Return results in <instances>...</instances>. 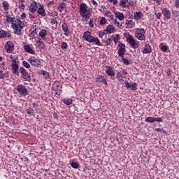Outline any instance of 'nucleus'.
Returning a JSON list of instances; mask_svg holds the SVG:
<instances>
[{"instance_id":"5","label":"nucleus","mask_w":179,"mask_h":179,"mask_svg":"<svg viewBox=\"0 0 179 179\" xmlns=\"http://www.w3.org/2000/svg\"><path fill=\"white\" fill-rule=\"evenodd\" d=\"M79 13L81 17L90 15V10H87V5L85 3H82L79 6Z\"/></svg>"},{"instance_id":"49","label":"nucleus","mask_w":179,"mask_h":179,"mask_svg":"<svg viewBox=\"0 0 179 179\" xmlns=\"http://www.w3.org/2000/svg\"><path fill=\"white\" fill-rule=\"evenodd\" d=\"M104 34H107V33L106 31H100L99 33V37H100V38H103V37H104Z\"/></svg>"},{"instance_id":"17","label":"nucleus","mask_w":179,"mask_h":179,"mask_svg":"<svg viewBox=\"0 0 179 179\" xmlns=\"http://www.w3.org/2000/svg\"><path fill=\"white\" fill-rule=\"evenodd\" d=\"M106 73L108 76H115V71L113 70V67L110 66H106Z\"/></svg>"},{"instance_id":"58","label":"nucleus","mask_w":179,"mask_h":179,"mask_svg":"<svg viewBox=\"0 0 179 179\" xmlns=\"http://www.w3.org/2000/svg\"><path fill=\"white\" fill-rule=\"evenodd\" d=\"M117 79H120V78H124V76L120 72H118L117 73Z\"/></svg>"},{"instance_id":"32","label":"nucleus","mask_w":179,"mask_h":179,"mask_svg":"<svg viewBox=\"0 0 179 179\" xmlns=\"http://www.w3.org/2000/svg\"><path fill=\"white\" fill-rule=\"evenodd\" d=\"M5 78H9V73H4L3 71L0 70V79H5Z\"/></svg>"},{"instance_id":"9","label":"nucleus","mask_w":179,"mask_h":179,"mask_svg":"<svg viewBox=\"0 0 179 179\" xmlns=\"http://www.w3.org/2000/svg\"><path fill=\"white\" fill-rule=\"evenodd\" d=\"M28 62L29 64H31V65H32V66H35L36 68H41V62L35 57H31L28 59Z\"/></svg>"},{"instance_id":"33","label":"nucleus","mask_w":179,"mask_h":179,"mask_svg":"<svg viewBox=\"0 0 179 179\" xmlns=\"http://www.w3.org/2000/svg\"><path fill=\"white\" fill-rule=\"evenodd\" d=\"M6 22H7V23H13V22H15V19L10 17V15H6Z\"/></svg>"},{"instance_id":"52","label":"nucleus","mask_w":179,"mask_h":179,"mask_svg":"<svg viewBox=\"0 0 179 179\" xmlns=\"http://www.w3.org/2000/svg\"><path fill=\"white\" fill-rule=\"evenodd\" d=\"M155 122H163L162 117H155Z\"/></svg>"},{"instance_id":"40","label":"nucleus","mask_w":179,"mask_h":179,"mask_svg":"<svg viewBox=\"0 0 179 179\" xmlns=\"http://www.w3.org/2000/svg\"><path fill=\"white\" fill-rule=\"evenodd\" d=\"M122 62H123V64H124V65H129V64H131V62H129V60L125 59V58H122Z\"/></svg>"},{"instance_id":"11","label":"nucleus","mask_w":179,"mask_h":179,"mask_svg":"<svg viewBox=\"0 0 179 179\" xmlns=\"http://www.w3.org/2000/svg\"><path fill=\"white\" fill-rule=\"evenodd\" d=\"M125 51H126L125 44L120 43L118 51H117V54L119 57H120V58H124V56L125 55Z\"/></svg>"},{"instance_id":"36","label":"nucleus","mask_w":179,"mask_h":179,"mask_svg":"<svg viewBox=\"0 0 179 179\" xmlns=\"http://www.w3.org/2000/svg\"><path fill=\"white\" fill-rule=\"evenodd\" d=\"M93 23H94V19L90 18V21L88 22V24H89L90 27H91V28L94 27V24H93Z\"/></svg>"},{"instance_id":"31","label":"nucleus","mask_w":179,"mask_h":179,"mask_svg":"<svg viewBox=\"0 0 179 179\" xmlns=\"http://www.w3.org/2000/svg\"><path fill=\"white\" fill-rule=\"evenodd\" d=\"M127 3H128V0H120L119 6H120V8H127Z\"/></svg>"},{"instance_id":"26","label":"nucleus","mask_w":179,"mask_h":179,"mask_svg":"<svg viewBox=\"0 0 179 179\" xmlns=\"http://www.w3.org/2000/svg\"><path fill=\"white\" fill-rule=\"evenodd\" d=\"M24 50H25L29 54H34V50L30 48V45H24Z\"/></svg>"},{"instance_id":"50","label":"nucleus","mask_w":179,"mask_h":179,"mask_svg":"<svg viewBox=\"0 0 179 179\" xmlns=\"http://www.w3.org/2000/svg\"><path fill=\"white\" fill-rule=\"evenodd\" d=\"M25 8H26V6L24 5V3H20L19 9H21L22 10H24Z\"/></svg>"},{"instance_id":"60","label":"nucleus","mask_w":179,"mask_h":179,"mask_svg":"<svg viewBox=\"0 0 179 179\" xmlns=\"http://www.w3.org/2000/svg\"><path fill=\"white\" fill-rule=\"evenodd\" d=\"M20 19H22V20H24V19H26V13H23L21 15H20Z\"/></svg>"},{"instance_id":"39","label":"nucleus","mask_w":179,"mask_h":179,"mask_svg":"<svg viewBox=\"0 0 179 179\" xmlns=\"http://www.w3.org/2000/svg\"><path fill=\"white\" fill-rule=\"evenodd\" d=\"M61 47L63 50H66L68 48V43L66 42H62Z\"/></svg>"},{"instance_id":"14","label":"nucleus","mask_w":179,"mask_h":179,"mask_svg":"<svg viewBox=\"0 0 179 179\" xmlns=\"http://www.w3.org/2000/svg\"><path fill=\"white\" fill-rule=\"evenodd\" d=\"M37 2L32 1L29 7V10L31 13H35V12H37Z\"/></svg>"},{"instance_id":"2","label":"nucleus","mask_w":179,"mask_h":179,"mask_svg":"<svg viewBox=\"0 0 179 179\" xmlns=\"http://www.w3.org/2000/svg\"><path fill=\"white\" fill-rule=\"evenodd\" d=\"M83 38L85 41H87L88 43H94L98 47H101V45H103L100 42V39L92 36V33L89 31H86L83 33Z\"/></svg>"},{"instance_id":"8","label":"nucleus","mask_w":179,"mask_h":179,"mask_svg":"<svg viewBox=\"0 0 179 179\" xmlns=\"http://www.w3.org/2000/svg\"><path fill=\"white\" fill-rule=\"evenodd\" d=\"M135 37L137 38L138 40L143 41V40L146 38V34L145 32V29H137L136 32L135 33Z\"/></svg>"},{"instance_id":"35","label":"nucleus","mask_w":179,"mask_h":179,"mask_svg":"<svg viewBox=\"0 0 179 179\" xmlns=\"http://www.w3.org/2000/svg\"><path fill=\"white\" fill-rule=\"evenodd\" d=\"M41 73L44 76L45 79H50V73H48V71H43Z\"/></svg>"},{"instance_id":"7","label":"nucleus","mask_w":179,"mask_h":179,"mask_svg":"<svg viewBox=\"0 0 179 179\" xmlns=\"http://www.w3.org/2000/svg\"><path fill=\"white\" fill-rule=\"evenodd\" d=\"M17 92H18L20 96H26L29 94V90L26 88V86L20 84L16 87Z\"/></svg>"},{"instance_id":"53","label":"nucleus","mask_w":179,"mask_h":179,"mask_svg":"<svg viewBox=\"0 0 179 179\" xmlns=\"http://www.w3.org/2000/svg\"><path fill=\"white\" fill-rule=\"evenodd\" d=\"M125 87L129 89L131 87V84L127 80L124 81Z\"/></svg>"},{"instance_id":"1","label":"nucleus","mask_w":179,"mask_h":179,"mask_svg":"<svg viewBox=\"0 0 179 179\" xmlns=\"http://www.w3.org/2000/svg\"><path fill=\"white\" fill-rule=\"evenodd\" d=\"M11 27L14 30V34L20 36L22 34V29L24 27V22H22L19 18H16L11 23Z\"/></svg>"},{"instance_id":"13","label":"nucleus","mask_w":179,"mask_h":179,"mask_svg":"<svg viewBox=\"0 0 179 179\" xmlns=\"http://www.w3.org/2000/svg\"><path fill=\"white\" fill-rule=\"evenodd\" d=\"M142 52L143 54H150V52H152V48L150 47V45L145 43Z\"/></svg>"},{"instance_id":"41","label":"nucleus","mask_w":179,"mask_h":179,"mask_svg":"<svg viewBox=\"0 0 179 179\" xmlns=\"http://www.w3.org/2000/svg\"><path fill=\"white\" fill-rule=\"evenodd\" d=\"M113 24H115V26L117 27L118 28H120L122 26V24H120V22H118V21H117V20H115L113 21Z\"/></svg>"},{"instance_id":"46","label":"nucleus","mask_w":179,"mask_h":179,"mask_svg":"<svg viewBox=\"0 0 179 179\" xmlns=\"http://www.w3.org/2000/svg\"><path fill=\"white\" fill-rule=\"evenodd\" d=\"M119 38H120V35L116 34L115 36L113 38V41H114L115 44H117V43H118V39Z\"/></svg>"},{"instance_id":"6","label":"nucleus","mask_w":179,"mask_h":179,"mask_svg":"<svg viewBox=\"0 0 179 179\" xmlns=\"http://www.w3.org/2000/svg\"><path fill=\"white\" fill-rule=\"evenodd\" d=\"M20 72L21 73V77L24 79L25 82H31V76L26 71L24 67L20 68Z\"/></svg>"},{"instance_id":"56","label":"nucleus","mask_w":179,"mask_h":179,"mask_svg":"<svg viewBox=\"0 0 179 179\" xmlns=\"http://www.w3.org/2000/svg\"><path fill=\"white\" fill-rule=\"evenodd\" d=\"M120 73L123 76H125V75H128V72H127V70H122L120 71Z\"/></svg>"},{"instance_id":"34","label":"nucleus","mask_w":179,"mask_h":179,"mask_svg":"<svg viewBox=\"0 0 179 179\" xmlns=\"http://www.w3.org/2000/svg\"><path fill=\"white\" fill-rule=\"evenodd\" d=\"M145 122H150L151 124H153L155 122V117H148L145 120Z\"/></svg>"},{"instance_id":"18","label":"nucleus","mask_w":179,"mask_h":179,"mask_svg":"<svg viewBox=\"0 0 179 179\" xmlns=\"http://www.w3.org/2000/svg\"><path fill=\"white\" fill-rule=\"evenodd\" d=\"M38 36L41 38V40H43V41H47V30L41 29L38 34Z\"/></svg>"},{"instance_id":"55","label":"nucleus","mask_w":179,"mask_h":179,"mask_svg":"<svg viewBox=\"0 0 179 179\" xmlns=\"http://www.w3.org/2000/svg\"><path fill=\"white\" fill-rule=\"evenodd\" d=\"M51 24H56V26L58 24V21L55 19H52L50 22Z\"/></svg>"},{"instance_id":"43","label":"nucleus","mask_w":179,"mask_h":179,"mask_svg":"<svg viewBox=\"0 0 179 179\" xmlns=\"http://www.w3.org/2000/svg\"><path fill=\"white\" fill-rule=\"evenodd\" d=\"M22 65L24 66V68H30V64H29L27 61H23Z\"/></svg>"},{"instance_id":"15","label":"nucleus","mask_w":179,"mask_h":179,"mask_svg":"<svg viewBox=\"0 0 179 179\" xmlns=\"http://www.w3.org/2000/svg\"><path fill=\"white\" fill-rule=\"evenodd\" d=\"M162 15H164L165 19L167 20L171 19V12L167 8H165L162 10Z\"/></svg>"},{"instance_id":"19","label":"nucleus","mask_w":179,"mask_h":179,"mask_svg":"<svg viewBox=\"0 0 179 179\" xmlns=\"http://www.w3.org/2000/svg\"><path fill=\"white\" fill-rule=\"evenodd\" d=\"M36 45L39 50H44L45 48V45L44 44V42L41 41V38H38V40L36 41Z\"/></svg>"},{"instance_id":"22","label":"nucleus","mask_w":179,"mask_h":179,"mask_svg":"<svg viewBox=\"0 0 179 179\" xmlns=\"http://www.w3.org/2000/svg\"><path fill=\"white\" fill-rule=\"evenodd\" d=\"M5 37L10 38L12 35L8 33V31H5L4 30L0 29V38H3Z\"/></svg>"},{"instance_id":"10","label":"nucleus","mask_w":179,"mask_h":179,"mask_svg":"<svg viewBox=\"0 0 179 179\" xmlns=\"http://www.w3.org/2000/svg\"><path fill=\"white\" fill-rule=\"evenodd\" d=\"M126 38L127 43H129V44H130L133 48L136 50V48H138V43L135 42V39H134V37H132L131 34H128Z\"/></svg>"},{"instance_id":"59","label":"nucleus","mask_w":179,"mask_h":179,"mask_svg":"<svg viewBox=\"0 0 179 179\" xmlns=\"http://www.w3.org/2000/svg\"><path fill=\"white\" fill-rule=\"evenodd\" d=\"M171 71H172L171 69H167L166 71V76H170V75H171Z\"/></svg>"},{"instance_id":"44","label":"nucleus","mask_w":179,"mask_h":179,"mask_svg":"<svg viewBox=\"0 0 179 179\" xmlns=\"http://www.w3.org/2000/svg\"><path fill=\"white\" fill-rule=\"evenodd\" d=\"M71 166L73 167V169H78L79 167V164L76 162H72Z\"/></svg>"},{"instance_id":"45","label":"nucleus","mask_w":179,"mask_h":179,"mask_svg":"<svg viewBox=\"0 0 179 179\" xmlns=\"http://www.w3.org/2000/svg\"><path fill=\"white\" fill-rule=\"evenodd\" d=\"M27 113L29 115H33L34 110L32 108H29L27 110Z\"/></svg>"},{"instance_id":"57","label":"nucleus","mask_w":179,"mask_h":179,"mask_svg":"<svg viewBox=\"0 0 179 179\" xmlns=\"http://www.w3.org/2000/svg\"><path fill=\"white\" fill-rule=\"evenodd\" d=\"M155 16H156L157 19H160V17H162V13H160V12L155 13Z\"/></svg>"},{"instance_id":"30","label":"nucleus","mask_w":179,"mask_h":179,"mask_svg":"<svg viewBox=\"0 0 179 179\" xmlns=\"http://www.w3.org/2000/svg\"><path fill=\"white\" fill-rule=\"evenodd\" d=\"M62 101L66 106H71L72 104V99L69 98H65L62 99Z\"/></svg>"},{"instance_id":"20","label":"nucleus","mask_w":179,"mask_h":179,"mask_svg":"<svg viewBox=\"0 0 179 179\" xmlns=\"http://www.w3.org/2000/svg\"><path fill=\"white\" fill-rule=\"evenodd\" d=\"M96 81L99 83H103V85H106V86H107V85H108V83H107V80H106V78H104V77L103 76H98L96 78Z\"/></svg>"},{"instance_id":"64","label":"nucleus","mask_w":179,"mask_h":179,"mask_svg":"<svg viewBox=\"0 0 179 179\" xmlns=\"http://www.w3.org/2000/svg\"><path fill=\"white\" fill-rule=\"evenodd\" d=\"M32 34H37V29H35L32 31Z\"/></svg>"},{"instance_id":"47","label":"nucleus","mask_w":179,"mask_h":179,"mask_svg":"<svg viewBox=\"0 0 179 179\" xmlns=\"http://www.w3.org/2000/svg\"><path fill=\"white\" fill-rule=\"evenodd\" d=\"M90 16H92V13L88 14L87 15H84L82 17H83V19H85V22H87L89 20V19H90Z\"/></svg>"},{"instance_id":"25","label":"nucleus","mask_w":179,"mask_h":179,"mask_svg":"<svg viewBox=\"0 0 179 179\" xmlns=\"http://www.w3.org/2000/svg\"><path fill=\"white\" fill-rule=\"evenodd\" d=\"M143 16V13H142V12H136L134 13V17L135 20H141Z\"/></svg>"},{"instance_id":"29","label":"nucleus","mask_w":179,"mask_h":179,"mask_svg":"<svg viewBox=\"0 0 179 179\" xmlns=\"http://www.w3.org/2000/svg\"><path fill=\"white\" fill-rule=\"evenodd\" d=\"M2 6H3V9L4 10H9V3L6 1H3L2 2Z\"/></svg>"},{"instance_id":"38","label":"nucleus","mask_w":179,"mask_h":179,"mask_svg":"<svg viewBox=\"0 0 179 179\" xmlns=\"http://www.w3.org/2000/svg\"><path fill=\"white\" fill-rule=\"evenodd\" d=\"M136 86H138V85L136 84V83H133L130 85V89L133 90L134 91L136 90Z\"/></svg>"},{"instance_id":"61","label":"nucleus","mask_w":179,"mask_h":179,"mask_svg":"<svg viewBox=\"0 0 179 179\" xmlns=\"http://www.w3.org/2000/svg\"><path fill=\"white\" fill-rule=\"evenodd\" d=\"M175 6L179 8V0H176Z\"/></svg>"},{"instance_id":"54","label":"nucleus","mask_w":179,"mask_h":179,"mask_svg":"<svg viewBox=\"0 0 179 179\" xmlns=\"http://www.w3.org/2000/svg\"><path fill=\"white\" fill-rule=\"evenodd\" d=\"M168 47L166 45H162L161 46V50L162 51H163L164 52H166V51H167Z\"/></svg>"},{"instance_id":"63","label":"nucleus","mask_w":179,"mask_h":179,"mask_svg":"<svg viewBox=\"0 0 179 179\" xmlns=\"http://www.w3.org/2000/svg\"><path fill=\"white\" fill-rule=\"evenodd\" d=\"M53 117H54V118H58V114H57V113H54Z\"/></svg>"},{"instance_id":"21","label":"nucleus","mask_w":179,"mask_h":179,"mask_svg":"<svg viewBox=\"0 0 179 179\" xmlns=\"http://www.w3.org/2000/svg\"><path fill=\"white\" fill-rule=\"evenodd\" d=\"M37 12L38 15H41L43 17L45 16L47 14L45 13V10H44V6L43 5H40L39 8L37 9Z\"/></svg>"},{"instance_id":"37","label":"nucleus","mask_w":179,"mask_h":179,"mask_svg":"<svg viewBox=\"0 0 179 179\" xmlns=\"http://www.w3.org/2000/svg\"><path fill=\"white\" fill-rule=\"evenodd\" d=\"M106 23H107V20H106V17H101L100 20L101 26H103V24H106Z\"/></svg>"},{"instance_id":"51","label":"nucleus","mask_w":179,"mask_h":179,"mask_svg":"<svg viewBox=\"0 0 179 179\" xmlns=\"http://www.w3.org/2000/svg\"><path fill=\"white\" fill-rule=\"evenodd\" d=\"M108 2L112 3L114 6L118 5V0H108Z\"/></svg>"},{"instance_id":"12","label":"nucleus","mask_w":179,"mask_h":179,"mask_svg":"<svg viewBox=\"0 0 179 179\" xmlns=\"http://www.w3.org/2000/svg\"><path fill=\"white\" fill-rule=\"evenodd\" d=\"M15 48V44H13V41H8L5 45V48L7 52H12L13 51V48Z\"/></svg>"},{"instance_id":"23","label":"nucleus","mask_w":179,"mask_h":179,"mask_svg":"<svg viewBox=\"0 0 179 179\" xmlns=\"http://www.w3.org/2000/svg\"><path fill=\"white\" fill-rule=\"evenodd\" d=\"M114 30H115V28L111 24L108 25L106 29H104V31L106 32V34H111L114 32Z\"/></svg>"},{"instance_id":"27","label":"nucleus","mask_w":179,"mask_h":179,"mask_svg":"<svg viewBox=\"0 0 179 179\" xmlns=\"http://www.w3.org/2000/svg\"><path fill=\"white\" fill-rule=\"evenodd\" d=\"M115 17L119 19V20H124V19H125V15H124V14L122 13L116 12L115 13Z\"/></svg>"},{"instance_id":"48","label":"nucleus","mask_w":179,"mask_h":179,"mask_svg":"<svg viewBox=\"0 0 179 179\" xmlns=\"http://www.w3.org/2000/svg\"><path fill=\"white\" fill-rule=\"evenodd\" d=\"M155 131L157 132H162V134H166V130H164L163 129H161V128H157V129H155Z\"/></svg>"},{"instance_id":"24","label":"nucleus","mask_w":179,"mask_h":179,"mask_svg":"<svg viewBox=\"0 0 179 179\" xmlns=\"http://www.w3.org/2000/svg\"><path fill=\"white\" fill-rule=\"evenodd\" d=\"M125 24L127 25V29H132V28L135 27V22L131 20H127L126 21Z\"/></svg>"},{"instance_id":"62","label":"nucleus","mask_w":179,"mask_h":179,"mask_svg":"<svg viewBox=\"0 0 179 179\" xmlns=\"http://www.w3.org/2000/svg\"><path fill=\"white\" fill-rule=\"evenodd\" d=\"M92 5H94V6H97V2L95 0H92Z\"/></svg>"},{"instance_id":"4","label":"nucleus","mask_w":179,"mask_h":179,"mask_svg":"<svg viewBox=\"0 0 179 179\" xmlns=\"http://www.w3.org/2000/svg\"><path fill=\"white\" fill-rule=\"evenodd\" d=\"M62 92V84L58 81L54 83L53 90H52V94L55 96H60Z\"/></svg>"},{"instance_id":"28","label":"nucleus","mask_w":179,"mask_h":179,"mask_svg":"<svg viewBox=\"0 0 179 179\" xmlns=\"http://www.w3.org/2000/svg\"><path fill=\"white\" fill-rule=\"evenodd\" d=\"M57 9L59 12H64V10L66 9V4H65V3H61L60 4H59Z\"/></svg>"},{"instance_id":"16","label":"nucleus","mask_w":179,"mask_h":179,"mask_svg":"<svg viewBox=\"0 0 179 179\" xmlns=\"http://www.w3.org/2000/svg\"><path fill=\"white\" fill-rule=\"evenodd\" d=\"M62 31H64V36H69V28L68 27V24L66 22H63L62 24Z\"/></svg>"},{"instance_id":"3","label":"nucleus","mask_w":179,"mask_h":179,"mask_svg":"<svg viewBox=\"0 0 179 179\" xmlns=\"http://www.w3.org/2000/svg\"><path fill=\"white\" fill-rule=\"evenodd\" d=\"M10 59L12 61L11 62V68H12V72L14 75H17V76H19L20 75V73H19V59L17 56H10Z\"/></svg>"},{"instance_id":"42","label":"nucleus","mask_w":179,"mask_h":179,"mask_svg":"<svg viewBox=\"0 0 179 179\" xmlns=\"http://www.w3.org/2000/svg\"><path fill=\"white\" fill-rule=\"evenodd\" d=\"M112 42H113V38H109L106 41L105 44L106 45H110V44H111Z\"/></svg>"}]
</instances>
